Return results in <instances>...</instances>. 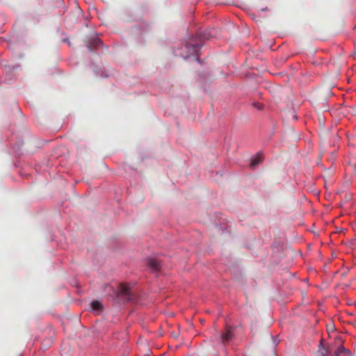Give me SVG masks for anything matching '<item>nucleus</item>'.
Listing matches in <instances>:
<instances>
[{"instance_id":"obj_1","label":"nucleus","mask_w":356,"mask_h":356,"mask_svg":"<svg viewBox=\"0 0 356 356\" xmlns=\"http://www.w3.org/2000/svg\"><path fill=\"white\" fill-rule=\"evenodd\" d=\"M116 295L118 298L124 301H129L132 299L130 287L127 284H120L116 290Z\"/></svg>"},{"instance_id":"obj_2","label":"nucleus","mask_w":356,"mask_h":356,"mask_svg":"<svg viewBox=\"0 0 356 356\" xmlns=\"http://www.w3.org/2000/svg\"><path fill=\"white\" fill-rule=\"evenodd\" d=\"M147 265L153 272H158L161 269V263L154 258L147 259Z\"/></svg>"},{"instance_id":"obj_3","label":"nucleus","mask_w":356,"mask_h":356,"mask_svg":"<svg viewBox=\"0 0 356 356\" xmlns=\"http://www.w3.org/2000/svg\"><path fill=\"white\" fill-rule=\"evenodd\" d=\"M233 337V330L230 327H227L225 332L221 336L222 343L225 344L229 342Z\"/></svg>"},{"instance_id":"obj_4","label":"nucleus","mask_w":356,"mask_h":356,"mask_svg":"<svg viewBox=\"0 0 356 356\" xmlns=\"http://www.w3.org/2000/svg\"><path fill=\"white\" fill-rule=\"evenodd\" d=\"M200 47H201L199 44H192L190 43H187L186 45V48L188 49L189 51L191 49L192 53L195 54L197 60H199V55L197 52L200 50Z\"/></svg>"},{"instance_id":"obj_5","label":"nucleus","mask_w":356,"mask_h":356,"mask_svg":"<svg viewBox=\"0 0 356 356\" xmlns=\"http://www.w3.org/2000/svg\"><path fill=\"white\" fill-rule=\"evenodd\" d=\"M263 161V156L261 154H257V155L253 158L250 162V166L255 168L257 165Z\"/></svg>"},{"instance_id":"obj_6","label":"nucleus","mask_w":356,"mask_h":356,"mask_svg":"<svg viewBox=\"0 0 356 356\" xmlns=\"http://www.w3.org/2000/svg\"><path fill=\"white\" fill-rule=\"evenodd\" d=\"M342 353H344L346 356L350 355V351L348 349H346L343 346H340L338 348V349L335 351L334 355L335 356H339L341 355Z\"/></svg>"},{"instance_id":"obj_7","label":"nucleus","mask_w":356,"mask_h":356,"mask_svg":"<svg viewBox=\"0 0 356 356\" xmlns=\"http://www.w3.org/2000/svg\"><path fill=\"white\" fill-rule=\"evenodd\" d=\"M90 306L92 309L96 311H100L103 309V305L102 303L97 300H94L90 303Z\"/></svg>"},{"instance_id":"obj_8","label":"nucleus","mask_w":356,"mask_h":356,"mask_svg":"<svg viewBox=\"0 0 356 356\" xmlns=\"http://www.w3.org/2000/svg\"><path fill=\"white\" fill-rule=\"evenodd\" d=\"M102 43V42L99 38H96L93 41L94 46L95 47H99Z\"/></svg>"},{"instance_id":"obj_9","label":"nucleus","mask_w":356,"mask_h":356,"mask_svg":"<svg viewBox=\"0 0 356 356\" xmlns=\"http://www.w3.org/2000/svg\"><path fill=\"white\" fill-rule=\"evenodd\" d=\"M253 106L259 110H261L263 108V105L259 102L254 103Z\"/></svg>"},{"instance_id":"obj_10","label":"nucleus","mask_w":356,"mask_h":356,"mask_svg":"<svg viewBox=\"0 0 356 356\" xmlns=\"http://www.w3.org/2000/svg\"><path fill=\"white\" fill-rule=\"evenodd\" d=\"M327 353H328V352L326 350H325V353H322L323 355H326Z\"/></svg>"}]
</instances>
